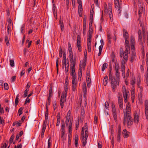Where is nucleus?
<instances>
[{
	"instance_id": "obj_28",
	"label": "nucleus",
	"mask_w": 148,
	"mask_h": 148,
	"mask_svg": "<svg viewBox=\"0 0 148 148\" xmlns=\"http://www.w3.org/2000/svg\"><path fill=\"white\" fill-rule=\"evenodd\" d=\"M137 85L138 87H139L140 85L141 80H140V75H138L137 76Z\"/></svg>"
},
{
	"instance_id": "obj_33",
	"label": "nucleus",
	"mask_w": 148,
	"mask_h": 148,
	"mask_svg": "<svg viewBox=\"0 0 148 148\" xmlns=\"http://www.w3.org/2000/svg\"><path fill=\"white\" fill-rule=\"evenodd\" d=\"M19 95H17L15 100V106H16L18 103L19 101V99L18 98Z\"/></svg>"
},
{
	"instance_id": "obj_10",
	"label": "nucleus",
	"mask_w": 148,
	"mask_h": 148,
	"mask_svg": "<svg viewBox=\"0 0 148 148\" xmlns=\"http://www.w3.org/2000/svg\"><path fill=\"white\" fill-rule=\"evenodd\" d=\"M131 42V48L132 50H135V38L134 37L132 36L131 37V40L130 41Z\"/></svg>"
},
{
	"instance_id": "obj_23",
	"label": "nucleus",
	"mask_w": 148,
	"mask_h": 148,
	"mask_svg": "<svg viewBox=\"0 0 148 148\" xmlns=\"http://www.w3.org/2000/svg\"><path fill=\"white\" fill-rule=\"evenodd\" d=\"M77 46L79 51V52L81 51H82L81 41H77Z\"/></svg>"
},
{
	"instance_id": "obj_64",
	"label": "nucleus",
	"mask_w": 148,
	"mask_h": 148,
	"mask_svg": "<svg viewBox=\"0 0 148 148\" xmlns=\"http://www.w3.org/2000/svg\"><path fill=\"white\" fill-rule=\"evenodd\" d=\"M118 133H121L120 125H119L118 127Z\"/></svg>"
},
{
	"instance_id": "obj_53",
	"label": "nucleus",
	"mask_w": 148,
	"mask_h": 148,
	"mask_svg": "<svg viewBox=\"0 0 148 148\" xmlns=\"http://www.w3.org/2000/svg\"><path fill=\"white\" fill-rule=\"evenodd\" d=\"M4 88L5 90H7L9 88L8 86V84L6 83H5L4 84Z\"/></svg>"
},
{
	"instance_id": "obj_40",
	"label": "nucleus",
	"mask_w": 148,
	"mask_h": 148,
	"mask_svg": "<svg viewBox=\"0 0 148 148\" xmlns=\"http://www.w3.org/2000/svg\"><path fill=\"white\" fill-rule=\"evenodd\" d=\"M5 41L6 42V44L7 46H8L9 45L10 43L9 42V41L8 40V38L6 36H5Z\"/></svg>"
},
{
	"instance_id": "obj_59",
	"label": "nucleus",
	"mask_w": 148,
	"mask_h": 148,
	"mask_svg": "<svg viewBox=\"0 0 148 148\" xmlns=\"http://www.w3.org/2000/svg\"><path fill=\"white\" fill-rule=\"evenodd\" d=\"M22 147V145L21 144H18L17 146L16 145H15L14 146V148H21Z\"/></svg>"
},
{
	"instance_id": "obj_26",
	"label": "nucleus",
	"mask_w": 148,
	"mask_h": 148,
	"mask_svg": "<svg viewBox=\"0 0 148 148\" xmlns=\"http://www.w3.org/2000/svg\"><path fill=\"white\" fill-rule=\"evenodd\" d=\"M123 135L125 138H127L128 136V134L126 129H124L123 132Z\"/></svg>"
},
{
	"instance_id": "obj_44",
	"label": "nucleus",
	"mask_w": 148,
	"mask_h": 148,
	"mask_svg": "<svg viewBox=\"0 0 148 148\" xmlns=\"http://www.w3.org/2000/svg\"><path fill=\"white\" fill-rule=\"evenodd\" d=\"M52 96V88H50L49 91V97H51Z\"/></svg>"
},
{
	"instance_id": "obj_30",
	"label": "nucleus",
	"mask_w": 148,
	"mask_h": 148,
	"mask_svg": "<svg viewBox=\"0 0 148 148\" xmlns=\"http://www.w3.org/2000/svg\"><path fill=\"white\" fill-rule=\"evenodd\" d=\"M104 12L106 13V14H108V6L106 3H104Z\"/></svg>"
},
{
	"instance_id": "obj_55",
	"label": "nucleus",
	"mask_w": 148,
	"mask_h": 148,
	"mask_svg": "<svg viewBox=\"0 0 148 148\" xmlns=\"http://www.w3.org/2000/svg\"><path fill=\"white\" fill-rule=\"evenodd\" d=\"M68 83H66L65 82V85H64V89L65 90H66L68 89Z\"/></svg>"
},
{
	"instance_id": "obj_31",
	"label": "nucleus",
	"mask_w": 148,
	"mask_h": 148,
	"mask_svg": "<svg viewBox=\"0 0 148 148\" xmlns=\"http://www.w3.org/2000/svg\"><path fill=\"white\" fill-rule=\"evenodd\" d=\"M60 24L62 31H63L64 29V25L62 21L61 20H60Z\"/></svg>"
},
{
	"instance_id": "obj_63",
	"label": "nucleus",
	"mask_w": 148,
	"mask_h": 148,
	"mask_svg": "<svg viewBox=\"0 0 148 148\" xmlns=\"http://www.w3.org/2000/svg\"><path fill=\"white\" fill-rule=\"evenodd\" d=\"M29 97H27L26 100V101L25 103V104L27 103H29L30 102V99H29Z\"/></svg>"
},
{
	"instance_id": "obj_5",
	"label": "nucleus",
	"mask_w": 148,
	"mask_h": 148,
	"mask_svg": "<svg viewBox=\"0 0 148 148\" xmlns=\"http://www.w3.org/2000/svg\"><path fill=\"white\" fill-rule=\"evenodd\" d=\"M114 4L115 8L118 10V15L119 16L121 11V4L119 3V0H114Z\"/></svg>"
},
{
	"instance_id": "obj_14",
	"label": "nucleus",
	"mask_w": 148,
	"mask_h": 148,
	"mask_svg": "<svg viewBox=\"0 0 148 148\" xmlns=\"http://www.w3.org/2000/svg\"><path fill=\"white\" fill-rule=\"evenodd\" d=\"M47 122L44 121V122L43 124V127L42 128V131H41V137L42 138L44 137V132L45 129H46V124Z\"/></svg>"
},
{
	"instance_id": "obj_34",
	"label": "nucleus",
	"mask_w": 148,
	"mask_h": 148,
	"mask_svg": "<svg viewBox=\"0 0 148 148\" xmlns=\"http://www.w3.org/2000/svg\"><path fill=\"white\" fill-rule=\"evenodd\" d=\"M134 51L132 50V56L131 57V62H132L133 61V60L134 58V56H135L136 53H135Z\"/></svg>"
},
{
	"instance_id": "obj_57",
	"label": "nucleus",
	"mask_w": 148,
	"mask_h": 148,
	"mask_svg": "<svg viewBox=\"0 0 148 148\" xmlns=\"http://www.w3.org/2000/svg\"><path fill=\"white\" fill-rule=\"evenodd\" d=\"M142 30H143V35L144 38H145V28L143 27H142Z\"/></svg>"
},
{
	"instance_id": "obj_47",
	"label": "nucleus",
	"mask_w": 148,
	"mask_h": 148,
	"mask_svg": "<svg viewBox=\"0 0 148 148\" xmlns=\"http://www.w3.org/2000/svg\"><path fill=\"white\" fill-rule=\"evenodd\" d=\"M66 90H65V92L62 93V96L61 97L65 98L66 96Z\"/></svg>"
},
{
	"instance_id": "obj_56",
	"label": "nucleus",
	"mask_w": 148,
	"mask_h": 148,
	"mask_svg": "<svg viewBox=\"0 0 148 148\" xmlns=\"http://www.w3.org/2000/svg\"><path fill=\"white\" fill-rule=\"evenodd\" d=\"M79 125V121H76L75 123V126L76 128V130H77L78 129Z\"/></svg>"
},
{
	"instance_id": "obj_2",
	"label": "nucleus",
	"mask_w": 148,
	"mask_h": 148,
	"mask_svg": "<svg viewBox=\"0 0 148 148\" xmlns=\"http://www.w3.org/2000/svg\"><path fill=\"white\" fill-rule=\"evenodd\" d=\"M129 108L130 106L129 105V103H128V104L127 105L126 109L123 110L124 114L123 124L125 125L127 123L128 127L130 121Z\"/></svg>"
},
{
	"instance_id": "obj_45",
	"label": "nucleus",
	"mask_w": 148,
	"mask_h": 148,
	"mask_svg": "<svg viewBox=\"0 0 148 148\" xmlns=\"http://www.w3.org/2000/svg\"><path fill=\"white\" fill-rule=\"evenodd\" d=\"M86 58H87L84 57V61H82V64L83 65V66L84 67V66H86Z\"/></svg>"
},
{
	"instance_id": "obj_8",
	"label": "nucleus",
	"mask_w": 148,
	"mask_h": 148,
	"mask_svg": "<svg viewBox=\"0 0 148 148\" xmlns=\"http://www.w3.org/2000/svg\"><path fill=\"white\" fill-rule=\"evenodd\" d=\"M123 97L124 99V102H126L127 101V96L129 93V91L126 90L125 86L123 87Z\"/></svg>"
},
{
	"instance_id": "obj_9",
	"label": "nucleus",
	"mask_w": 148,
	"mask_h": 148,
	"mask_svg": "<svg viewBox=\"0 0 148 148\" xmlns=\"http://www.w3.org/2000/svg\"><path fill=\"white\" fill-rule=\"evenodd\" d=\"M112 3H108L109 17L110 18V20H112V18L113 17L112 14Z\"/></svg>"
},
{
	"instance_id": "obj_27",
	"label": "nucleus",
	"mask_w": 148,
	"mask_h": 148,
	"mask_svg": "<svg viewBox=\"0 0 148 148\" xmlns=\"http://www.w3.org/2000/svg\"><path fill=\"white\" fill-rule=\"evenodd\" d=\"M108 79L107 76H106L103 79V84L106 86L108 82Z\"/></svg>"
},
{
	"instance_id": "obj_22",
	"label": "nucleus",
	"mask_w": 148,
	"mask_h": 148,
	"mask_svg": "<svg viewBox=\"0 0 148 148\" xmlns=\"http://www.w3.org/2000/svg\"><path fill=\"white\" fill-rule=\"evenodd\" d=\"M69 54L70 60V62L71 63H73V62L75 61V60H73V55L72 52H69Z\"/></svg>"
},
{
	"instance_id": "obj_50",
	"label": "nucleus",
	"mask_w": 148,
	"mask_h": 148,
	"mask_svg": "<svg viewBox=\"0 0 148 148\" xmlns=\"http://www.w3.org/2000/svg\"><path fill=\"white\" fill-rule=\"evenodd\" d=\"M143 7H141L140 8H139V10L138 11V14L139 15V16L140 17V14L141 13V12L142 11H143Z\"/></svg>"
},
{
	"instance_id": "obj_11",
	"label": "nucleus",
	"mask_w": 148,
	"mask_h": 148,
	"mask_svg": "<svg viewBox=\"0 0 148 148\" xmlns=\"http://www.w3.org/2000/svg\"><path fill=\"white\" fill-rule=\"evenodd\" d=\"M72 78V89L73 91H75L77 87V81L76 80V77H73Z\"/></svg>"
},
{
	"instance_id": "obj_61",
	"label": "nucleus",
	"mask_w": 148,
	"mask_h": 148,
	"mask_svg": "<svg viewBox=\"0 0 148 148\" xmlns=\"http://www.w3.org/2000/svg\"><path fill=\"white\" fill-rule=\"evenodd\" d=\"M86 24L83 23V32L84 33L86 31Z\"/></svg>"
},
{
	"instance_id": "obj_3",
	"label": "nucleus",
	"mask_w": 148,
	"mask_h": 148,
	"mask_svg": "<svg viewBox=\"0 0 148 148\" xmlns=\"http://www.w3.org/2000/svg\"><path fill=\"white\" fill-rule=\"evenodd\" d=\"M123 36L125 40V45L127 49H129V40H127L129 38V34L127 33V31L124 29H123Z\"/></svg>"
},
{
	"instance_id": "obj_37",
	"label": "nucleus",
	"mask_w": 148,
	"mask_h": 148,
	"mask_svg": "<svg viewBox=\"0 0 148 148\" xmlns=\"http://www.w3.org/2000/svg\"><path fill=\"white\" fill-rule=\"evenodd\" d=\"M146 62L147 64V71H148V53H147L146 55Z\"/></svg>"
},
{
	"instance_id": "obj_39",
	"label": "nucleus",
	"mask_w": 148,
	"mask_h": 148,
	"mask_svg": "<svg viewBox=\"0 0 148 148\" xmlns=\"http://www.w3.org/2000/svg\"><path fill=\"white\" fill-rule=\"evenodd\" d=\"M147 73L146 74V75L145 76V83L147 84V86H148V71Z\"/></svg>"
},
{
	"instance_id": "obj_48",
	"label": "nucleus",
	"mask_w": 148,
	"mask_h": 148,
	"mask_svg": "<svg viewBox=\"0 0 148 148\" xmlns=\"http://www.w3.org/2000/svg\"><path fill=\"white\" fill-rule=\"evenodd\" d=\"M145 109H148V101L147 100L145 101Z\"/></svg>"
},
{
	"instance_id": "obj_7",
	"label": "nucleus",
	"mask_w": 148,
	"mask_h": 148,
	"mask_svg": "<svg viewBox=\"0 0 148 148\" xmlns=\"http://www.w3.org/2000/svg\"><path fill=\"white\" fill-rule=\"evenodd\" d=\"M125 48L126 50L124 51L123 53V52H122L121 51L120 52V56L121 58L123 57L125 60H127L128 59V51H130V49H127L126 47Z\"/></svg>"
},
{
	"instance_id": "obj_43",
	"label": "nucleus",
	"mask_w": 148,
	"mask_h": 148,
	"mask_svg": "<svg viewBox=\"0 0 148 148\" xmlns=\"http://www.w3.org/2000/svg\"><path fill=\"white\" fill-rule=\"evenodd\" d=\"M10 65L12 66L13 67L14 66V61L13 60H10Z\"/></svg>"
},
{
	"instance_id": "obj_32",
	"label": "nucleus",
	"mask_w": 148,
	"mask_h": 148,
	"mask_svg": "<svg viewBox=\"0 0 148 148\" xmlns=\"http://www.w3.org/2000/svg\"><path fill=\"white\" fill-rule=\"evenodd\" d=\"M65 134L64 130H62L61 134V138H62L63 140L66 139V137L64 136Z\"/></svg>"
},
{
	"instance_id": "obj_36",
	"label": "nucleus",
	"mask_w": 148,
	"mask_h": 148,
	"mask_svg": "<svg viewBox=\"0 0 148 148\" xmlns=\"http://www.w3.org/2000/svg\"><path fill=\"white\" fill-rule=\"evenodd\" d=\"M108 65V64L106 63H104L103 66H102V71H104L105 69L107 68V66Z\"/></svg>"
},
{
	"instance_id": "obj_21",
	"label": "nucleus",
	"mask_w": 148,
	"mask_h": 148,
	"mask_svg": "<svg viewBox=\"0 0 148 148\" xmlns=\"http://www.w3.org/2000/svg\"><path fill=\"white\" fill-rule=\"evenodd\" d=\"M60 121V114H58L57 115V119L56 125L57 126H58L59 125Z\"/></svg>"
},
{
	"instance_id": "obj_49",
	"label": "nucleus",
	"mask_w": 148,
	"mask_h": 148,
	"mask_svg": "<svg viewBox=\"0 0 148 148\" xmlns=\"http://www.w3.org/2000/svg\"><path fill=\"white\" fill-rule=\"evenodd\" d=\"M23 110V108L22 107L20 108L18 110V112L19 114V116L21 115L22 113V111Z\"/></svg>"
},
{
	"instance_id": "obj_60",
	"label": "nucleus",
	"mask_w": 148,
	"mask_h": 148,
	"mask_svg": "<svg viewBox=\"0 0 148 148\" xmlns=\"http://www.w3.org/2000/svg\"><path fill=\"white\" fill-rule=\"evenodd\" d=\"M114 78V77H113L112 73L110 71L109 73V79L110 80V79H112V78Z\"/></svg>"
},
{
	"instance_id": "obj_51",
	"label": "nucleus",
	"mask_w": 148,
	"mask_h": 148,
	"mask_svg": "<svg viewBox=\"0 0 148 148\" xmlns=\"http://www.w3.org/2000/svg\"><path fill=\"white\" fill-rule=\"evenodd\" d=\"M122 72L123 74V75H124V77H125V69L124 68V67L123 66L122 67Z\"/></svg>"
},
{
	"instance_id": "obj_24",
	"label": "nucleus",
	"mask_w": 148,
	"mask_h": 148,
	"mask_svg": "<svg viewBox=\"0 0 148 148\" xmlns=\"http://www.w3.org/2000/svg\"><path fill=\"white\" fill-rule=\"evenodd\" d=\"M72 121H70L69 125V134H71L72 132Z\"/></svg>"
},
{
	"instance_id": "obj_35",
	"label": "nucleus",
	"mask_w": 148,
	"mask_h": 148,
	"mask_svg": "<svg viewBox=\"0 0 148 148\" xmlns=\"http://www.w3.org/2000/svg\"><path fill=\"white\" fill-rule=\"evenodd\" d=\"M118 84H111V86L112 88V90L113 92H114L116 89V86L117 85H118Z\"/></svg>"
},
{
	"instance_id": "obj_12",
	"label": "nucleus",
	"mask_w": 148,
	"mask_h": 148,
	"mask_svg": "<svg viewBox=\"0 0 148 148\" xmlns=\"http://www.w3.org/2000/svg\"><path fill=\"white\" fill-rule=\"evenodd\" d=\"M82 62L81 61L80 62V64H79V72H78V77H82V69H84L85 68V66L84 67L83 66V65L81 64Z\"/></svg>"
},
{
	"instance_id": "obj_52",
	"label": "nucleus",
	"mask_w": 148,
	"mask_h": 148,
	"mask_svg": "<svg viewBox=\"0 0 148 148\" xmlns=\"http://www.w3.org/2000/svg\"><path fill=\"white\" fill-rule=\"evenodd\" d=\"M53 12L54 16H57V13L56 12V9L54 7L53 8Z\"/></svg>"
},
{
	"instance_id": "obj_62",
	"label": "nucleus",
	"mask_w": 148,
	"mask_h": 148,
	"mask_svg": "<svg viewBox=\"0 0 148 148\" xmlns=\"http://www.w3.org/2000/svg\"><path fill=\"white\" fill-rule=\"evenodd\" d=\"M105 107L106 109H108L109 108V106L108 102H106L105 103Z\"/></svg>"
},
{
	"instance_id": "obj_16",
	"label": "nucleus",
	"mask_w": 148,
	"mask_h": 148,
	"mask_svg": "<svg viewBox=\"0 0 148 148\" xmlns=\"http://www.w3.org/2000/svg\"><path fill=\"white\" fill-rule=\"evenodd\" d=\"M82 90L84 93V96L86 97V95L87 92L86 86L85 82L83 83L82 85Z\"/></svg>"
},
{
	"instance_id": "obj_29",
	"label": "nucleus",
	"mask_w": 148,
	"mask_h": 148,
	"mask_svg": "<svg viewBox=\"0 0 148 148\" xmlns=\"http://www.w3.org/2000/svg\"><path fill=\"white\" fill-rule=\"evenodd\" d=\"M110 82H111V84H118V83L119 84V82H117L115 80L114 78H112V79H110L109 80Z\"/></svg>"
},
{
	"instance_id": "obj_15",
	"label": "nucleus",
	"mask_w": 148,
	"mask_h": 148,
	"mask_svg": "<svg viewBox=\"0 0 148 148\" xmlns=\"http://www.w3.org/2000/svg\"><path fill=\"white\" fill-rule=\"evenodd\" d=\"M79 4L78 6V11L79 13V15L80 16H81L80 15V13L82 14V12L83 10L82 7V1H79V2H77Z\"/></svg>"
},
{
	"instance_id": "obj_4",
	"label": "nucleus",
	"mask_w": 148,
	"mask_h": 148,
	"mask_svg": "<svg viewBox=\"0 0 148 148\" xmlns=\"http://www.w3.org/2000/svg\"><path fill=\"white\" fill-rule=\"evenodd\" d=\"M135 83V78L134 77L133 78L131 82V84L132 87L131 91V99L133 103L134 101V97L135 96V88H134Z\"/></svg>"
},
{
	"instance_id": "obj_58",
	"label": "nucleus",
	"mask_w": 148,
	"mask_h": 148,
	"mask_svg": "<svg viewBox=\"0 0 148 148\" xmlns=\"http://www.w3.org/2000/svg\"><path fill=\"white\" fill-rule=\"evenodd\" d=\"M111 35L110 33H108L107 35V37L108 40H111L112 38L111 36Z\"/></svg>"
},
{
	"instance_id": "obj_38",
	"label": "nucleus",
	"mask_w": 148,
	"mask_h": 148,
	"mask_svg": "<svg viewBox=\"0 0 148 148\" xmlns=\"http://www.w3.org/2000/svg\"><path fill=\"white\" fill-rule=\"evenodd\" d=\"M121 133H118L117 135V141H119L121 140Z\"/></svg>"
},
{
	"instance_id": "obj_6",
	"label": "nucleus",
	"mask_w": 148,
	"mask_h": 148,
	"mask_svg": "<svg viewBox=\"0 0 148 148\" xmlns=\"http://www.w3.org/2000/svg\"><path fill=\"white\" fill-rule=\"evenodd\" d=\"M75 61H73V63H71L70 66L71 70V75L72 77H76L75 73Z\"/></svg>"
},
{
	"instance_id": "obj_17",
	"label": "nucleus",
	"mask_w": 148,
	"mask_h": 148,
	"mask_svg": "<svg viewBox=\"0 0 148 148\" xmlns=\"http://www.w3.org/2000/svg\"><path fill=\"white\" fill-rule=\"evenodd\" d=\"M118 101L119 103H123V101L122 97V95L121 92H119L118 94Z\"/></svg>"
},
{
	"instance_id": "obj_18",
	"label": "nucleus",
	"mask_w": 148,
	"mask_h": 148,
	"mask_svg": "<svg viewBox=\"0 0 148 148\" xmlns=\"http://www.w3.org/2000/svg\"><path fill=\"white\" fill-rule=\"evenodd\" d=\"M62 65L63 67H65V68L66 67V66L67 68H68L69 67V60H63L62 62Z\"/></svg>"
},
{
	"instance_id": "obj_25",
	"label": "nucleus",
	"mask_w": 148,
	"mask_h": 148,
	"mask_svg": "<svg viewBox=\"0 0 148 148\" xmlns=\"http://www.w3.org/2000/svg\"><path fill=\"white\" fill-rule=\"evenodd\" d=\"M78 136L77 135H76L75 137V147H77V146L78 143Z\"/></svg>"
},
{
	"instance_id": "obj_42",
	"label": "nucleus",
	"mask_w": 148,
	"mask_h": 148,
	"mask_svg": "<svg viewBox=\"0 0 148 148\" xmlns=\"http://www.w3.org/2000/svg\"><path fill=\"white\" fill-rule=\"evenodd\" d=\"M29 89L28 88H26V89L25 90L24 92V94L23 96L24 97H25L27 95V92L29 91Z\"/></svg>"
},
{
	"instance_id": "obj_19",
	"label": "nucleus",
	"mask_w": 148,
	"mask_h": 148,
	"mask_svg": "<svg viewBox=\"0 0 148 148\" xmlns=\"http://www.w3.org/2000/svg\"><path fill=\"white\" fill-rule=\"evenodd\" d=\"M92 9L90 11V19H92V18H93V14L94 10V6L93 5H92L91 6Z\"/></svg>"
},
{
	"instance_id": "obj_46",
	"label": "nucleus",
	"mask_w": 148,
	"mask_h": 148,
	"mask_svg": "<svg viewBox=\"0 0 148 148\" xmlns=\"http://www.w3.org/2000/svg\"><path fill=\"white\" fill-rule=\"evenodd\" d=\"M51 142L50 138L48 139V148H51Z\"/></svg>"
},
{
	"instance_id": "obj_54",
	"label": "nucleus",
	"mask_w": 148,
	"mask_h": 148,
	"mask_svg": "<svg viewBox=\"0 0 148 148\" xmlns=\"http://www.w3.org/2000/svg\"><path fill=\"white\" fill-rule=\"evenodd\" d=\"M62 49L60 48V49L59 51V56L60 57H62Z\"/></svg>"
},
{
	"instance_id": "obj_41",
	"label": "nucleus",
	"mask_w": 148,
	"mask_h": 148,
	"mask_svg": "<svg viewBox=\"0 0 148 148\" xmlns=\"http://www.w3.org/2000/svg\"><path fill=\"white\" fill-rule=\"evenodd\" d=\"M119 65L117 63H115V69L116 71H119Z\"/></svg>"
},
{
	"instance_id": "obj_13",
	"label": "nucleus",
	"mask_w": 148,
	"mask_h": 148,
	"mask_svg": "<svg viewBox=\"0 0 148 148\" xmlns=\"http://www.w3.org/2000/svg\"><path fill=\"white\" fill-rule=\"evenodd\" d=\"M139 113L137 111L135 112L134 116V121L135 123H138L139 121Z\"/></svg>"
},
{
	"instance_id": "obj_1",
	"label": "nucleus",
	"mask_w": 148,
	"mask_h": 148,
	"mask_svg": "<svg viewBox=\"0 0 148 148\" xmlns=\"http://www.w3.org/2000/svg\"><path fill=\"white\" fill-rule=\"evenodd\" d=\"M88 135L87 124V123H85L84 126L82 128L81 131V136L82 137V141L83 146H85L86 143V140Z\"/></svg>"
},
{
	"instance_id": "obj_20",
	"label": "nucleus",
	"mask_w": 148,
	"mask_h": 148,
	"mask_svg": "<svg viewBox=\"0 0 148 148\" xmlns=\"http://www.w3.org/2000/svg\"><path fill=\"white\" fill-rule=\"evenodd\" d=\"M87 75L88 76V77H86V81L88 87L90 88V84L91 82V79L90 78V76H88V74H87Z\"/></svg>"
}]
</instances>
